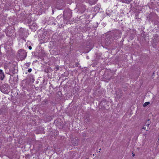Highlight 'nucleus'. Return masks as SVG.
Here are the masks:
<instances>
[{
	"instance_id": "1",
	"label": "nucleus",
	"mask_w": 159,
	"mask_h": 159,
	"mask_svg": "<svg viewBox=\"0 0 159 159\" xmlns=\"http://www.w3.org/2000/svg\"><path fill=\"white\" fill-rule=\"evenodd\" d=\"M121 33L119 30H116L113 32L111 34L109 38V40L108 41V39H106V44L108 45L111 44L113 41L114 39H117L121 37Z\"/></svg>"
},
{
	"instance_id": "2",
	"label": "nucleus",
	"mask_w": 159,
	"mask_h": 159,
	"mask_svg": "<svg viewBox=\"0 0 159 159\" xmlns=\"http://www.w3.org/2000/svg\"><path fill=\"white\" fill-rule=\"evenodd\" d=\"M17 55L20 60H23L26 58L27 53L24 50L20 49L18 51Z\"/></svg>"
},
{
	"instance_id": "3",
	"label": "nucleus",
	"mask_w": 159,
	"mask_h": 159,
	"mask_svg": "<svg viewBox=\"0 0 159 159\" xmlns=\"http://www.w3.org/2000/svg\"><path fill=\"white\" fill-rule=\"evenodd\" d=\"M10 87L7 84H5L0 86V90L3 93H8L10 92Z\"/></svg>"
},
{
	"instance_id": "4",
	"label": "nucleus",
	"mask_w": 159,
	"mask_h": 159,
	"mask_svg": "<svg viewBox=\"0 0 159 159\" xmlns=\"http://www.w3.org/2000/svg\"><path fill=\"white\" fill-rule=\"evenodd\" d=\"M83 2L84 0H81L80 1L78 0L76 2L77 6L79 8V10L82 13H83L85 10V6L82 3Z\"/></svg>"
},
{
	"instance_id": "5",
	"label": "nucleus",
	"mask_w": 159,
	"mask_h": 159,
	"mask_svg": "<svg viewBox=\"0 0 159 159\" xmlns=\"http://www.w3.org/2000/svg\"><path fill=\"white\" fill-rule=\"evenodd\" d=\"M72 11L70 10H65L63 13V19L65 20H69L71 17Z\"/></svg>"
},
{
	"instance_id": "6",
	"label": "nucleus",
	"mask_w": 159,
	"mask_h": 159,
	"mask_svg": "<svg viewBox=\"0 0 159 159\" xmlns=\"http://www.w3.org/2000/svg\"><path fill=\"white\" fill-rule=\"evenodd\" d=\"M64 4L63 0H56V7L58 10L62 9Z\"/></svg>"
},
{
	"instance_id": "7",
	"label": "nucleus",
	"mask_w": 159,
	"mask_h": 159,
	"mask_svg": "<svg viewBox=\"0 0 159 159\" xmlns=\"http://www.w3.org/2000/svg\"><path fill=\"white\" fill-rule=\"evenodd\" d=\"M56 126H57L58 128L59 129L63 128L64 126V124L63 122L61 121H55L54 122Z\"/></svg>"
},
{
	"instance_id": "8",
	"label": "nucleus",
	"mask_w": 159,
	"mask_h": 159,
	"mask_svg": "<svg viewBox=\"0 0 159 159\" xmlns=\"http://www.w3.org/2000/svg\"><path fill=\"white\" fill-rule=\"evenodd\" d=\"M79 141L78 139H75L71 140V143L73 146H77L78 144Z\"/></svg>"
},
{
	"instance_id": "9",
	"label": "nucleus",
	"mask_w": 159,
	"mask_h": 159,
	"mask_svg": "<svg viewBox=\"0 0 159 159\" xmlns=\"http://www.w3.org/2000/svg\"><path fill=\"white\" fill-rule=\"evenodd\" d=\"M19 37H18V39H19L20 37H21L25 36V31H24V29L23 28H21L20 29L19 32Z\"/></svg>"
},
{
	"instance_id": "10",
	"label": "nucleus",
	"mask_w": 159,
	"mask_h": 159,
	"mask_svg": "<svg viewBox=\"0 0 159 159\" xmlns=\"http://www.w3.org/2000/svg\"><path fill=\"white\" fill-rule=\"evenodd\" d=\"M0 80H2L4 79L5 76L4 72L2 70L0 69Z\"/></svg>"
},
{
	"instance_id": "11",
	"label": "nucleus",
	"mask_w": 159,
	"mask_h": 159,
	"mask_svg": "<svg viewBox=\"0 0 159 159\" xmlns=\"http://www.w3.org/2000/svg\"><path fill=\"white\" fill-rule=\"evenodd\" d=\"M116 93L118 97L120 98L122 96L123 93L120 89H119L118 90V92H117Z\"/></svg>"
},
{
	"instance_id": "12",
	"label": "nucleus",
	"mask_w": 159,
	"mask_h": 159,
	"mask_svg": "<svg viewBox=\"0 0 159 159\" xmlns=\"http://www.w3.org/2000/svg\"><path fill=\"white\" fill-rule=\"evenodd\" d=\"M11 30H12L11 28L9 29V30H7L6 31V33L7 36L10 37L11 36L12 33H13L11 32Z\"/></svg>"
},
{
	"instance_id": "13",
	"label": "nucleus",
	"mask_w": 159,
	"mask_h": 159,
	"mask_svg": "<svg viewBox=\"0 0 159 159\" xmlns=\"http://www.w3.org/2000/svg\"><path fill=\"white\" fill-rule=\"evenodd\" d=\"M37 24L35 22H33V23L32 25L30 26V28L31 29H37Z\"/></svg>"
},
{
	"instance_id": "14",
	"label": "nucleus",
	"mask_w": 159,
	"mask_h": 159,
	"mask_svg": "<svg viewBox=\"0 0 159 159\" xmlns=\"http://www.w3.org/2000/svg\"><path fill=\"white\" fill-rule=\"evenodd\" d=\"M6 112V110L5 108H2L0 109V114H4Z\"/></svg>"
},
{
	"instance_id": "15",
	"label": "nucleus",
	"mask_w": 159,
	"mask_h": 159,
	"mask_svg": "<svg viewBox=\"0 0 159 159\" xmlns=\"http://www.w3.org/2000/svg\"><path fill=\"white\" fill-rule=\"evenodd\" d=\"M89 3L91 5H93L96 3V2L94 0H88Z\"/></svg>"
},
{
	"instance_id": "16",
	"label": "nucleus",
	"mask_w": 159,
	"mask_h": 159,
	"mask_svg": "<svg viewBox=\"0 0 159 159\" xmlns=\"http://www.w3.org/2000/svg\"><path fill=\"white\" fill-rule=\"evenodd\" d=\"M132 0H123L122 1V2L126 3H130Z\"/></svg>"
},
{
	"instance_id": "17",
	"label": "nucleus",
	"mask_w": 159,
	"mask_h": 159,
	"mask_svg": "<svg viewBox=\"0 0 159 159\" xmlns=\"http://www.w3.org/2000/svg\"><path fill=\"white\" fill-rule=\"evenodd\" d=\"M84 120L86 123H88L90 121V119L89 117L85 119Z\"/></svg>"
},
{
	"instance_id": "18",
	"label": "nucleus",
	"mask_w": 159,
	"mask_h": 159,
	"mask_svg": "<svg viewBox=\"0 0 159 159\" xmlns=\"http://www.w3.org/2000/svg\"><path fill=\"white\" fill-rule=\"evenodd\" d=\"M43 105H46L48 103V101L47 99L44 100L43 102Z\"/></svg>"
},
{
	"instance_id": "19",
	"label": "nucleus",
	"mask_w": 159,
	"mask_h": 159,
	"mask_svg": "<svg viewBox=\"0 0 159 159\" xmlns=\"http://www.w3.org/2000/svg\"><path fill=\"white\" fill-rule=\"evenodd\" d=\"M150 104L149 102H145L143 105V107H145L146 106H147L149 104Z\"/></svg>"
},
{
	"instance_id": "20",
	"label": "nucleus",
	"mask_w": 159,
	"mask_h": 159,
	"mask_svg": "<svg viewBox=\"0 0 159 159\" xmlns=\"http://www.w3.org/2000/svg\"><path fill=\"white\" fill-rule=\"evenodd\" d=\"M24 36H22L20 37L19 39H18L19 40H20L21 39L22 40H23L25 41H26L25 40V39L24 37Z\"/></svg>"
},
{
	"instance_id": "21",
	"label": "nucleus",
	"mask_w": 159,
	"mask_h": 159,
	"mask_svg": "<svg viewBox=\"0 0 159 159\" xmlns=\"http://www.w3.org/2000/svg\"><path fill=\"white\" fill-rule=\"evenodd\" d=\"M149 120H148V123L147 124V122H146L145 124L148 127L149 126L150 124V122H149Z\"/></svg>"
},
{
	"instance_id": "22",
	"label": "nucleus",
	"mask_w": 159,
	"mask_h": 159,
	"mask_svg": "<svg viewBox=\"0 0 159 159\" xmlns=\"http://www.w3.org/2000/svg\"><path fill=\"white\" fill-rule=\"evenodd\" d=\"M55 68L56 69V71H57L58 70H59V66H56V67H55Z\"/></svg>"
},
{
	"instance_id": "23",
	"label": "nucleus",
	"mask_w": 159,
	"mask_h": 159,
	"mask_svg": "<svg viewBox=\"0 0 159 159\" xmlns=\"http://www.w3.org/2000/svg\"><path fill=\"white\" fill-rule=\"evenodd\" d=\"M28 71L29 72H31L32 71V69L31 68L29 69L28 70Z\"/></svg>"
},
{
	"instance_id": "24",
	"label": "nucleus",
	"mask_w": 159,
	"mask_h": 159,
	"mask_svg": "<svg viewBox=\"0 0 159 159\" xmlns=\"http://www.w3.org/2000/svg\"><path fill=\"white\" fill-rule=\"evenodd\" d=\"M30 62H29L28 63H27L26 64V66H27V67H29V66L30 64Z\"/></svg>"
},
{
	"instance_id": "25",
	"label": "nucleus",
	"mask_w": 159,
	"mask_h": 159,
	"mask_svg": "<svg viewBox=\"0 0 159 159\" xmlns=\"http://www.w3.org/2000/svg\"><path fill=\"white\" fill-rule=\"evenodd\" d=\"M111 77H110L108 78H106L105 79H106L107 80H110L111 79Z\"/></svg>"
},
{
	"instance_id": "26",
	"label": "nucleus",
	"mask_w": 159,
	"mask_h": 159,
	"mask_svg": "<svg viewBox=\"0 0 159 159\" xmlns=\"http://www.w3.org/2000/svg\"><path fill=\"white\" fill-rule=\"evenodd\" d=\"M153 42L155 43H157L156 41V39H154L153 40Z\"/></svg>"
},
{
	"instance_id": "27",
	"label": "nucleus",
	"mask_w": 159,
	"mask_h": 159,
	"mask_svg": "<svg viewBox=\"0 0 159 159\" xmlns=\"http://www.w3.org/2000/svg\"><path fill=\"white\" fill-rule=\"evenodd\" d=\"M28 48H29V49H30V50H31L32 49V47L30 46Z\"/></svg>"
},
{
	"instance_id": "28",
	"label": "nucleus",
	"mask_w": 159,
	"mask_h": 159,
	"mask_svg": "<svg viewBox=\"0 0 159 159\" xmlns=\"http://www.w3.org/2000/svg\"><path fill=\"white\" fill-rule=\"evenodd\" d=\"M142 129L144 130H145L146 128V127H143Z\"/></svg>"
},
{
	"instance_id": "29",
	"label": "nucleus",
	"mask_w": 159,
	"mask_h": 159,
	"mask_svg": "<svg viewBox=\"0 0 159 159\" xmlns=\"http://www.w3.org/2000/svg\"><path fill=\"white\" fill-rule=\"evenodd\" d=\"M153 47H154H154L155 48V46H156V44H155V45H154L153 44Z\"/></svg>"
},
{
	"instance_id": "30",
	"label": "nucleus",
	"mask_w": 159,
	"mask_h": 159,
	"mask_svg": "<svg viewBox=\"0 0 159 159\" xmlns=\"http://www.w3.org/2000/svg\"><path fill=\"white\" fill-rule=\"evenodd\" d=\"M134 156H135V154H133V156L134 157Z\"/></svg>"
},
{
	"instance_id": "31",
	"label": "nucleus",
	"mask_w": 159,
	"mask_h": 159,
	"mask_svg": "<svg viewBox=\"0 0 159 159\" xmlns=\"http://www.w3.org/2000/svg\"><path fill=\"white\" fill-rule=\"evenodd\" d=\"M106 14H107V15H110V14H107V12L106 13Z\"/></svg>"
},
{
	"instance_id": "32",
	"label": "nucleus",
	"mask_w": 159,
	"mask_h": 159,
	"mask_svg": "<svg viewBox=\"0 0 159 159\" xmlns=\"http://www.w3.org/2000/svg\"><path fill=\"white\" fill-rule=\"evenodd\" d=\"M50 87H52V84H51V85H50Z\"/></svg>"
},
{
	"instance_id": "33",
	"label": "nucleus",
	"mask_w": 159,
	"mask_h": 159,
	"mask_svg": "<svg viewBox=\"0 0 159 159\" xmlns=\"http://www.w3.org/2000/svg\"><path fill=\"white\" fill-rule=\"evenodd\" d=\"M52 12L54 13V11H53V9L52 10Z\"/></svg>"
},
{
	"instance_id": "34",
	"label": "nucleus",
	"mask_w": 159,
	"mask_h": 159,
	"mask_svg": "<svg viewBox=\"0 0 159 159\" xmlns=\"http://www.w3.org/2000/svg\"><path fill=\"white\" fill-rule=\"evenodd\" d=\"M149 130L147 129V131H148Z\"/></svg>"
}]
</instances>
